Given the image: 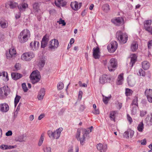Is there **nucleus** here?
I'll list each match as a JSON object with an SVG mask.
<instances>
[{
	"mask_svg": "<svg viewBox=\"0 0 152 152\" xmlns=\"http://www.w3.org/2000/svg\"><path fill=\"white\" fill-rule=\"evenodd\" d=\"M93 128V126H92L87 129H82L83 135L81 137H80V129H78L77 130L76 135V138L78 140L80 141L81 145H83L84 144L86 137L87 136L88 134L91 132L92 129Z\"/></svg>",
	"mask_w": 152,
	"mask_h": 152,
	"instance_id": "f257e3e1",
	"label": "nucleus"
},
{
	"mask_svg": "<svg viewBox=\"0 0 152 152\" xmlns=\"http://www.w3.org/2000/svg\"><path fill=\"white\" fill-rule=\"evenodd\" d=\"M30 36V32L29 30L24 29L20 33L18 37L19 41L21 43H24L27 41Z\"/></svg>",
	"mask_w": 152,
	"mask_h": 152,
	"instance_id": "f03ea898",
	"label": "nucleus"
},
{
	"mask_svg": "<svg viewBox=\"0 0 152 152\" xmlns=\"http://www.w3.org/2000/svg\"><path fill=\"white\" fill-rule=\"evenodd\" d=\"M116 36L121 43L125 44L126 42L128 40L127 34L121 31H119L117 32Z\"/></svg>",
	"mask_w": 152,
	"mask_h": 152,
	"instance_id": "7ed1b4c3",
	"label": "nucleus"
},
{
	"mask_svg": "<svg viewBox=\"0 0 152 152\" xmlns=\"http://www.w3.org/2000/svg\"><path fill=\"white\" fill-rule=\"evenodd\" d=\"M30 78L32 84H34L38 82L41 78L39 72L37 70L33 71L31 74Z\"/></svg>",
	"mask_w": 152,
	"mask_h": 152,
	"instance_id": "20e7f679",
	"label": "nucleus"
},
{
	"mask_svg": "<svg viewBox=\"0 0 152 152\" xmlns=\"http://www.w3.org/2000/svg\"><path fill=\"white\" fill-rule=\"evenodd\" d=\"M117 60L115 58H112L109 61L108 68L110 71H114L117 68Z\"/></svg>",
	"mask_w": 152,
	"mask_h": 152,
	"instance_id": "39448f33",
	"label": "nucleus"
},
{
	"mask_svg": "<svg viewBox=\"0 0 152 152\" xmlns=\"http://www.w3.org/2000/svg\"><path fill=\"white\" fill-rule=\"evenodd\" d=\"M34 57V55L32 52H29L23 53L21 56L22 59L26 61L31 60Z\"/></svg>",
	"mask_w": 152,
	"mask_h": 152,
	"instance_id": "423d86ee",
	"label": "nucleus"
},
{
	"mask_svg": "<svg viewBox=\"0 0 152 152\" xmlns=\"http://www.w3.org/2000/svg\"><path fill=\"white\" fill-rule=\"evenodd\" d=\"M10 93V91L8 87L4 86L0 88V99L4 98V96H7Z\"/></svg>",
	"mask_w": 152,
	"mask_h": 152,
	"instance_id": "0eeeda50",
	"label": "nucleus"
},
{
	"mask_svg": "<svg viewBox=\"0 0 152 152\" xmlns=\"http://www.w3.org/2000/svg\"><path fill=\"white\" fill-rule=\"evenodd\" d=\"M110 76L109 75L104 74L100 77L99 78V82L102 84L107 82H110Z\"/></svg>",
	"mask_w": 152,
	"mask_h": 152,
	"instance_id": "6e6552de",
	"label": "nucleus"
},
{
	"mask_svg": "<svg viewBox=\"0 0 152 152\" xmlns=\"http://www.w3.org/2000/svg\"><path fill=\"white\" fill-rule=\"evenodd\" d=\"M111 21L116 26H119L122 24L124 20L122 17H118L111 19Z\"/></svg>",
	"mask_w": 152,
	"mask_h": 152,
	"instance_id": "1a4fd4ad",
	"label": "nucleus"
},
{
	"mask_svg": "<svg viewBox=\"0 0 152 152\" xmlns=\"http://www.w3.org/2000/svg\"><path fill=\"white\" fill-rule=\"evenodd\" d=\"M16 53L15 48H10L9 50V53H6V56L7 59L13 58Z\"/></svg>",
	"mask_w": 152,
	"mask_h": 152,
	"instance_id": "9d476101",
	"label": "nucleus"
},
{
	"mask_svg": "<svg viewBox=\"0 0 152 152\" xmlns=\"http://www.w3.org/2000/svg\"><path fill=\"white\" fill-rule=\"evenodd\" d=\"M148 101L150 103H152V89H146L145 92Z\"/></svg>",
	"mask_w": 152,
	"mask_h": 152,
	"instance_id": "9b49d317",
	"label": "nucleus"
},
{
	"mask_svg": "<svg viewBox=\"0 0 152 152\" xmlns=\"http://www.w3.org/2000/svg\"><path fill=\"white\" fill-rule=\"evenodd\" d=\"M49 41V37L47 34L43 36L41 41V48H45L47 46Z\"/></svg>",
	"mask_w": 152,
	"mask_h": 152,
	"instance_id": "f8f14e48",
	"label": "nucleus"
},
{
	"mask_svg": "<svg viewBox=\"0 0 152 152\" xmlns=\"http://www.w3.org/2000/svg\"><path fill=\"white\" fill-rule=\"evenodd\" d=\"M46 58L45 56H39L38 61V66L39 68H42L45 64Z\"/></svg>",
	"mask_w": 152,
	"mask_h": 152,
	"instance_id": "ddd939ff",
	"label": "nucleus"
},
{
	"mask_svg": "<svg viewBox=\"0 0 152 152\" xmlns=\"http://www.w3.org/2000/svg\"><path fill=\"white\" fill-rule=\"evenodd\" d=\"M9 109L8 105L6 103L0 104V111L2 113H6Z\"/></svg>",
	"mask_w": 152,
	"mask_h": 152,
	"instance_id": "4468645a",
	"label": "nucleus"
},
{
	"mask_svg": "<svg viewBox=\"0 0 152 152\" xmlns=\"http://www.w3.org/2000/svg\"><path fill=\"white\" fill-rule=\"evenodd\" d=\"M82 3H80L79 6L78 3L76 1L72 2L70 6L74 10H77L82 6Z\"/></svg>",
	"mask_w": 152,
	"mask_h": 152,
	"instance_id": "2eb2a0df",
	"label": "nucleus"
},
{
	"mask_svg": "<svg viewBox=\"0 0 152 152\" xmlns=\"http://www.w3.org/2000/svg\"><path fill=\"white\" fill-rule=\"evenodd\" d=\"M96 148L100 152H106L107 149V146L106 144L103 145L99 143L97 145Z\"/></svg>",
	"mask_w": 152,
	"mask_h": 152,
	"instance_id": "dca6fc26",
	"label": "nucleus"
},
{
	"mask_svg": "<svg viewBox=\"0 0 152 152\" xmlns=\"http://www.w3.org/2000/svg\"><path fill=\"white\" fill-rule=\"evenodd\" d=\"M99 48H94L93 49V56L96 59H99L100 57Z\"/></svg>",
	"mask_w": 152,
	"mask_h": 152,
	"instance_id": "f3484780",
	"label": "nucleus"
},
{
	"mask_svg": "<svg viewBox=\"0 0 152 152\" xmlns=\"http://www.w3.org/2000/svg\"><path fill=\"white\" fill-rule=\"evenodd\" d=\"M58 45V41L56 39H54L50 42L49 48H57Z\"/></svg>",
	"mask_w": 152,
	"mask_h": 152,
	"instance_id": "a211bd4d",
	"label": "nucleus"
},
{
	"mask_svg": "<svg viewBox=\"0 0 152 152\" xmlns=\"http://www.w3.org/2000/svg\"><path fill=\"white\" fill-rule=\"evenodd\" d=\"M45 90L44 88L41 89L39 91L37 96L38 99L39 100H42L45 95Z\"/></svg>",
	"mask_w": 152,
	"mask_h": 152,
	"instance_id": "6ab92c4d",
	"label": "nucleus"
},
{
	"mask_svg": "<svg viewBox=\"0 0 152 152\" xmlns=\"http://www.w3.org/2000/svg\"><path fill=\"white\" fill-rule=\"evenodd\" d=\"M128 85L130 86H133L135 84V81L134 77H128L127 78Z\"/></svg>",
	"mask_w": 152,
	"mask_h": 152,
	"instance_id": "aec40b11",
	"label": "nucleus"
},
{
	"mask_svg": "<svg viewBox=\"0 0 152 152\" xmlns=\"http://www.w3.org/2000/svg\"><path fill=\"white\" fill-rule=\"evenodd\" d=\"M28 4L26 3H22L18 6V8L20 12L24 11L25 9L28 7Z\"/></svg>",
	"mask_w": 152,
	"mask_h": 152,
	"instance_id": "412c9836",
	"label": "nucleus"
},
{
	"mask_svg": "<svg viewBox=\"0 0 152 152\" xmlns=\"http://www.w3.org/2000/svg\"><path fill=\"white\" fill-rule=\"evenodd\" d=\"M131 61L130 63V64L132 67L137 61V57L136 55L135 54H132L130 55Z\"/></svg>",
	"mask_w": 152,
	"mask_h": 152,
	"instance_id": "4be33fe9",
	"label": "nucleus"
},
{
	"mask_svg": "<svg viewBox=\"0 0 152 152\" xmlns=\"http://www.w3.org/2000/svg\"><path fill=\"white\" fill-rule=\"evenodd\" d=\"M62 131V128H59L56 131L54 132V139H58L59 138L61 132Z\"/></svg>",
	"mask_w": 152,
	"mask_h": 152,
	"instance_id": "5701e85b",
	"label": "nucleus"
},
{
	"mask_svg": "<svg viewBox=\"0 0 152 152\" xmlns=\"http://www.w3.org/2000/svg\"><path fill=\"white\" fill-rule=\"evenodd\" d=\"M11 76L13 79L17 80L22 77V75L17 72H12L11 73Z\"/></svg>",
	"mask_w": 152,
	"mask_h": 152,
	"instance_id": "b1692460",
	"label": "nucleus"
},
{
	"mask_svg": "<svg viewBox=\"0 0 152 152\" xmlns=\"http://www.w3.org/2000/svg\"><path fill=\"white\" fill-rule=\"evenodd\" d=\"M118 113L116 111H112L110 112L109 118L111 121H115L116 114Z\"/></svg>",
	"mask_w": 152,
	"mask_h": 152,
	"instance_id": "393cba45",
	"label": "nucleus"
},
{
	"mask_svg": "<svg viewBox=\"0 0 152 152\" xmlns=\"http://www.w3.org/2000/svg\"><path fill=\"white\" fill-rule=\"evenodd\" d=\"M142 68L144 70L148 69L150 66L149 63L147 61H144L142 63Z\"/></svg>",
	"mask_w": 152,
	"mask_h": 152,
	"instance_id": "a878e982",
	"label": "nucleus"
},
{
	"mask_svg": "<svg viewBox=\"0 0 152 152\" xmlns=\"http://www.w3.org/2000/svg\"><path fill=\"white\" fill-rule=\"evenodd\" d=\"M24 137L25 136L24 134H21L15 137V140L16 141L20 142H25V140L24 139Z\"/></svg>",
	"mask_w": 152,
	"mask_h": 152,
	"instance_id": "bb28decb",
	"label": "nucleus"
},
{
	"mask_svg": "<svg viewBox=\"0 0 152 152\" xmlns=\"http://www.w3.org/2000/svg\"><path fill=\"white\" fill-rule=\"evenodd\" d=\"M16 147V145H2L0 146V148L2 150H7L12 149Z\"/></svg>",
	"mask_w": 152,
	"mask_h": 152,
	"instance_id": "cd10ccee",
	"label": "nucleus"
},
{
	"mask_svg": "<svg viewBox=\"0 0 152 152\" xmlns=\"http://www.w3.org/2000/svg\"><path fill=\"white\" fill-rule=\"evenodd\" d=\"M124 74L123 73L119 75L117 79V84L118 85L122 84V82L124 80Z\"/></svg>",
	"mask_w": 152,
	"mask_h": 152,
	"instance_id": "c85d7f7f",
	"label": "nucleus"
},
{
	"mask_svg": "<svg viewBox=\"0 0 152 152\" xmlns=\"http://www.w3.org/2000/svg\"><path fill=\"white\" fill-rule=\"evenodd\" d=\"M39 42L36 40L31 42L30 45L31 48H39Z\"/></svg>",
	"mask_w": 152,
	"mask_h": 152,
	"instance_id": "c756f323",
	"label": "nucleus"
},
{
	"mask_svg": "<svg viewBox=\"0 0 152 152\" xmlns=\"http://www.w3.org/2000/svg\"><path fill=\"white\" fill-rule=\"evenodd\" d=\"M151 117L149 121H148L149 120V115H148L147 117L146 118L145 120L146 124L148 126H151L152 125V113L151 114Z\"/></svg>",
	"mask_w": 152,
	"mask_h": 152,
	"instance_id": "7c9ffc66",
	"label": "nucleus"
},
{
	"mask_svg": "<svg viewBox=\"0 0 152 152\" xmlns=\"http://www.w3.org/2000/svg\"><path fill=\"white\" fill-rule=\"evenodd\" d=\"M102 10L105 12H107L110 10L109 5L107 4H104L102 7Z\"/></svg>",
	"mask_w": 152,
	"mask_h": 152,
	"instance_id": "2f4dec72",
	"label": "nucleus"
},
{
	"mask_svg": "<svg viewBox=\"0 0 152 152\" xmlns=\"http://www.w3.org/2000/svg\"><path fill=\"white\" fill-rule=\"evenodd\" d=\"M144 124L142 122H140L138 124L137 127V129L138 131L142 132L144 129Z\"/></svg>",
	"mask_w": 152,
	"mask_h": 152,
	"instance_id": "473e14b6",
	"label": "nucleus"
},
{
	"mask_svg": "<svg viewBox=\"0 0 152 152\" xmlns=\"http://www.w3.org/2000/svg\"><path fill=\"white\" fill-rule=\"evenodd\" d=\"M33 9L35 11L38 12L39 10V5L38 2H35L33 5Z\"/></svg>",
	"mask_w": 152,
	"mask_h": 152,
	"instance_id": "72a5a7b5",
	"label": "nucleus"
},
{
	"mask_svg": "<svg viewBox=\"0 0 152 152\" xmlns=\"http://www.w3.org/2000/svg\"><path fill=\"white\" fill-rule=\"evenodd\" d=\"M45 137V134L44 133H42L40 136L39 140V141L38 145L39 146H40L42 145L43 143V141L44 140V138Z\"/></svg>",
	"mask_w": 152,
	"mask_h": 152,
	"instance_id": "f704fd0d",
	"label": "nucleus"
},
{
	"mask_svg": "<svg viewBox=\"0 0 152 152\" xmlns=\"http://www.w3.org/2000/svg\"><path fill=\"white\" fill-rule=\"evenodd\" d=\"M21 98V97L20 96L17 94L16 95L14 100V104L15 107H16L17 105Z\"/></svg>",
	"mask_w": 152,
	"mask_h": 152,
	"instance_id": "c9c22d12",
	"label": "nucleus"
},
{
	"mask_svg": "<svg viewBox=\"0 0 152 152\" xmlns=\"http://www.w3.org/2000/svg\"><path fill=\"white\" fill-rule=\"evenodd\" d=\"M133 93V91L131 89L128 88H126L125 94L126 96L132 95Z\"/></svg>",
	"mask_w": 152,
	"mask_h": 152,
	"instance_id": "e433bc0d",
	"label": "nucleus"
},
{
	"mask_svg": "<svg viewBox=\"0 0 152 152\" xmlns=\"http://www.w3.org/2000/svg\"><path fill=\"white\" fill-rule=\"evenodd\" d=\"M138 98L137 97L134 98L132 101L131 105L134 107V106L138 107Z\"/></svg>",
	"mask_w": 152,
	"mask_h": 152,
	"instance_id": "4c0bfd02",
	"label": "nucleus"
},
{
	"mask_svg": "<svg viewBox=\"0 0 152 152\" xmlns=\"http://www.w3.org/2000/svg\"><path fill=\"white\" fill-rule=\"evenodd\" d=\"M18 5L17 3L13 1H10V2L9 6L10 8L13 9L16 7Z\"/></svg>",
	"mask_w": 152,
	"mask_h": 152,
	"instance_id": "58836bf2",
	"label": "nucleus"
},
{
	"mask_svg": "<svg viewBox=\"0 0 152 152\" xmlns=\"http://www.w3.org/2000/svg\"><path fill=\"white\" fill-rule=\"evenodd\" d=\"M2 76L4 77L3 79L5 81H7L9 80V77L7 72H3Z\"/></svg>",
	"mask_w": 152,
	"mask_h": 152,
	"instance_id": "ea45409f",
	"label": "nucleus"
},
{
	"mask_svg": "<svg viewBox=\"0 0 152 152\" xmlns=\"http://www.w3.org/2000/svg\"><path fill=\"white\" fill-rule=\"evenodd\" d=\"M48 134L49 137L53 139H54V132L50 130H49L48 132Z\"/></svg>",
	"mask_w": 152,
	"mask_h": 152,
	"instance_id": "a19ab883",
	"label": "nucleus"
},
{
	"mask_svg": "<svg viewBox=\"0 0 152 152\" xmlns=\"http://www.w3.org/2000/svg\"><path fill=\"white\" fill-rule=\"evenodd\" d=\"M64 87V84L62 82L58 83L57 84V88L58 90H62Z\"/></svg>",
	"mask_w": 152,
	"mask_h": 152,
	"instance_id": "79ce46f5",
	"label": "nucleus"
},
{
	"mask_svg": "<svg viewBox=\"0 0 152 152\" xmlns=\"http://www.w3.org/2000/svg\"><path fill=\"white\" fill-rule=\"evenodd\" d=\"M138 73H139V75L140 76L145 77V71L142 69H140L139 70Z\"/></svg>",
	"mask_w": 152,
	"mask_h": 152,
	"instance_id": "37998d69",
	"label": "nucleus"
},
{
	"mask_svg": "<svg viewBox=\"0 0 152 152\" xmlns=\"http://www.w3.org/2000/svg\"><path fill=\"white\" fill-rule=\"evenodd\" d=\"M111 48H118V44L116 41H112L110 43Z\"/></svg>",
	"mask_w": 152,
	"mask_h": 152,
	"instance_id": "c03bdc74",
	"label": "nucleus"
},
{
	"mask_svg": "<svg viewBox=\"0 0 152 152\" xmlns=\"http://www.w3.org/2000/svg\"><path fill=\"white\" fill-rule=\"evenodd\" d=\"M151 24V21L150 20H146L144 23V27L150 26Z\"/></svg>",
	"mask_w": 152,
	"mask_h": 152,
	"instance_id": "a18cd8bd",
	"label": "nucleus"
},
{
	"mask_svg": "<svg viewBox=\"0 0 152 152\" xmlns=\"http://www.w3.org/2000/svg\"><path fill=\"white\" fill-rule=\"evenodd\" d=\"M0 25L3 28H5L7 27V25L6 21H1L0 22Z\"/></svg>",
	"mask_w": 152,
	"mask_h": 152,
	"instance_id": "49530a36",
	"label": "nucleus"
},
{
	"mask_svg": "<svg viewBox=\"0 0 152 152\" xmlns=\"http://www.w3.org/2000/svg\"><path fill=\"white\" fill-rule=\"evenodd\" d=\"M57 23H58L59 24H62L63 26H65L66 24V23L65 22V21L64 20H62L61 18L59 19L58 21H57Z\"/></svg>",
	"mask_w": 152,
	"mask_h": 152,
	"instance_id": "de8ad7c7",
	"label": "nucleus"
},
{
	"mask_svg": "<svg viewBox=\"0 0 152 152\" xmlns=\"http://www.w3.org/2000/svg\"><path fill=\"white\" fill-rule=\"evenodd\" d=\"M138 45L137 42L136 41H134L132 42L131 48H138Z\"/></svg>",
	"mask_w": 152,
	"mask_h": 152,
	"instance_id": "09e8293b",
	"label": "nucleus"
},
{
	"mask_svg": "<svg viewBox=\"0 0 152 152\" xmlns=\"http://www.w3.org/2000/svg\"><path fill=\"white\" fill-rule=\"evenodd\" d=\"M61 1H62L61 0H58L57 1H55V4L57 7H60Z\"/></svg>",
	"mask_w": 152,
	"mask_h": 152,
	"instance_id": "8fccbe9b",
	"label": "nucleus"
},
{
	"mask_svg": "<svg viewBox=\"0 0 152 152\" xmlns=\"http://www.w3.org/2000/svg\"><path fill=\"white\" fill-rule=\"evenodd\" d=\"M22 88L25 92H26L28 90V89L26 86L25 83H23L22 85Z\"/></svg>",
	"mask_w": 152,
	"mask_h": 152,
	"instance_id": "3c124183",
	"label": "nucleus"
},
{
	"mask_svg": "<svg viewBox=\"0 0 152 152\" xmlns=\"http://www.w3.org/2000/svg\"><path fill=\"white\" fill-rule=\"evenodd\" d=\"M145 29L152 35V28L150 26L144 27Z\"/></svg>",
	"mask_w": 152,
	"mask_h": 152,
	"instance_id": "603ef678",
	"label": "nucleus"
},
{
	"mask_svg": "<svg viewBox=\"0 0 152 152\" xmlns=\"http://www.w3.org/2000/svg\"><path fill=\"white\" fill-rule=\"evenodd\" d=\"M147 113V112L145 110L140 111V115L142 117H144Z\"/></svg>",
	"mask_w": 152,
	"mask_h": 152,
	"instance_id": "864d4df0",
	"label": "nucleus"
},
{
	"mask_svg": "<svg viewBox=\"0 0 152 152\" xmlns=\"http://www.w3.org/2000/svg\"><path fill=\"white\" fill-rule=\"evenodd\" d=\"M111 95L109 97H106L104 98L103 99L104 102L106 104L108 103V102L109 100L110 99V98Z\"/></svg>",
	"mask_w": 152,
	"mask_h": 152,
	"instance_id": "5fc2aeb1",
	"label": "nucleus"
},
{
	"mask_svg": "<svg viewBox=\"0 0 152 152\" xmlns=\"http://www.w3.org/2000/svg\"><path fill=\"white\" fill-rule=\"evenodd\" d=\"M44 152H50L51 148L50 147H46L43 149Z\"/></svg>",
	"mask_w": 152,
	"mask_h": 152,
	"instance_id": "6e6d98bb",
	"label": "nucleus"
},
{
	"mask_svg": "<svg viewBox=\"0 0 152 152\" xmlns=\"http://www.w3.org/2000/svg\"><path fill=\"white\" fill-rule=\"evenodd\" d=\"M21 64L19 63H17L15 66V67L17 70H19L20 69Z\"/></svg>",
	"mask_w": 152,
	"mask_h": 152,
	"instance_id": "4d7b16f0",
	"label": "nucleus"
},
{
	"mask_svg": "<svg viewBox=\"0 0 152 152\" xmlns=\"http://www.w3.org/2000/svg\"><path fill=\"white\" fill-rule=\"evenodd\" d=\"M127 119L128 120L130 124H131L132 123V118L130 117V115L128 114H127Z\"/></svg>",
	"mask_w": 152,
	"mask_h": 152,
	"instance_id": "13d9d810",
	"label": "nucleus"
},
{
	"mask_svg": "<svg viewBox=\"0 0 152 152\" xmlns=\"http://www.w3.org/2000/svg\"><path fill=\"white\" fill-rule=\"evenodd\" d=\"M128 130L126 131L124 134V136L126 138H128L129 137Z\"/></svg>",
	"mask_w": 152,
	"mask_h": 152,
	"instance_id": "bf43d9fd",
	"label": "nucleus"
},
{
	"mask_svg": "<svg viewBox=\"0 0 152 152\" xmlns=\"http://www.w3.org/2000/svg\"><path fill=\"white\" fill-rule=\"evenodd\" d=\"M108 51L110 53H113L116 50L117 48H107Z\"/></svg>",
	"mask_w": 152,
	"mask_h": 152,
	"instance_id": "052dcab7",
	"label": "nucleus"
},
{
	"mask_svg": "<svg viewBox=\"0 0 152 152\" xmlns=\"http://www.w3.org/2000/svg\"><path fill=\"white\" fill-rule=\"evenodd\" d=\"M129 134H130V137L132 138L134 135V131L131 130H128Z\"/></svg>",
	"mask_w": 152,
	"mask_h": 152,
	"instance_id": "680f3d73",
	"label": "nucleus"
},
{
	"mask_svg": "<svg viewBox=\"0 0 152 152\" xmlns=\"http://www.w3.org/2000/svg\"><path fill=\"white\" fill-rule=\"evenodd\" d=\"M93 113L95 114H99V111L98 109H95L92 112Z\"/></svg>",
	"mask_w": 152,
	"mask_h": 152,
	"instance_id": "e2e57ef3",
	"label": "nucleus"
},
{
	"mask_svg": "<svg viewBox=\"0 0 152 152\" xmlns=\"http://www.w3.org/2000/svg\"><path fill=\"white\" fill-rule=\"evenodd\" d=\"M12 132L11 131L9 130L8 131L7 133H6V135L7 136H10L12 135Z\"/></svg>",
	"mask_w": 152,
	"mask_h": 152,
	"instance_id": "0e129e2a",
	"label": "nucleus"
},
{
	"mask_svg": "<svg viewBox=\"0 0 152 152\" xmlns=\"http://www.w3.org/2000/svg\"><path fill=\"white\" fill-rule=\"evenodd\" d=\"M83 94L82 91H79L78 95V97L79 98L81 99L82 97Z\"/></svg>",
	"mask_w": 152,
	"mask_h": 152,
	"instance_id": "69168bd1",
	"label": "nucleus"
},
{
	"mask_svg": "<svg viewBox=\"0 0 152 152\" xmlns=\"http://www.w3.org/2000/svg\"><path fill=\"white\" fill-rule=\"evenodd\" d=\"M45 114H41L38 117V120H41L42 118H43L45 117Z\"/></svg>",
	"mask_w": 152,
	"mask_h": 152,
	"instance_id": "338daca9",
	"label": "nucleus"
},
{
	"mask_svg": "<svg viewBox=\"0 0 152 152\" xmlns=\"http://www.w3.org/2000/svg\"><path fill=\"white\" fill-rule=\"evenodd\" d=\"M152 46V39L149 41L148 43V48Z\"/></svg>",
	"mask_w": 152,
	"mask_h": 152,
	"instance_id": "774afa93",
	"label": "nucleus"
}]
</instances>
